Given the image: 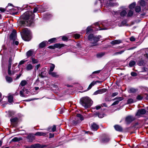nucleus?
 <instances>
[{"label": "nucleus", "mask_w": 148, "mask_h": 148, "mask_svg": "<svg viewBox=\"0 0 148 148\" xmlns=\"http://www.w3.org/2000/svg\"><path fill=\"white\" fill-rule=\"evenodd\" d=\"M34 14L32 11H27L24 13L22 16L21 17L24 20L22 21L23 25L30 26L34 23Z\"/></svg>", "instance_id": "nucleus-1"}, {"label": "nucleus", "mask_w": 148, "mask_h": 148, "mask_svg": "<svg viewBox=\"0 0 148 148\" xmlns=\"http://www.w3.org/2000/svg\"><path fill=\"white\" fill-rule=\"evenodd\" d=\"M93 101L88 97L82 98L80 100V103L85 108H90L92 105Z\"/></svg>", "instance_id": "nucleus-2"}, {"label": "nucleus", "mask_w": 148, "mask_h": 148, "mask_svg": "<svg viewBox=\"0 0 148 148\" xmlns=\"http://www.w3.org/2000/svg\"><path fill=\"white\" fill-rule=\"evenodd\" d=\"M21 36L23 40L26 41H29L31 39V32L27 28L22 29V33Z\"/></svg>", "instance_id": "nucleus-3"}, {"label": "nucleus", "mask_w": 148, "mask_h": 148, "mask_svg": "<svg viewBox=\"0 0 148 148\" xmlns=\"http://www.w3.org/2000/svg\"><path fill=\"white\" fill-rule=\"evenodd\" d=\"M12 63V58L10 57L8 60V75H14L16 73V71L14 69L11 72V67Z\"/></svg>", "instance_id": "nucleus-4"}, {"label": "nucleus", "mask_w": 148, "mask_h": 148, "mask_svg": "<svg viewBox=\"0 0 148 148\" xmlns=\"http://www.w3.org/2000/svg\"><path fill=\"white\" fill-rule=\"evenodd\" d=\"M16 32L15 30H13L12 33L10 34V39L14 40L16 39Z\"/></svg>", "instance_id": "nucleus-5"}, {"label": "nucleus", "mask_w": 148, "mask_h": 148, "mask_svg": "<svg viewBox=\"0 0 148 148\" xmlns=\"http://www.w3.org/2000/svg\"><path fill=\"white\" fill-rule=\"evenodd\" d=\"M29 142H32L35 139V135L33 134H30L26 137Z\"/></svg>", "instance_id": "nucleus-6"}, {"label": "nucleus", "mask_w": 148, "mask_h": 148, "mask_svg": "<svg viewBox=\"0 0 148 148\" xmlns=\"http://www.w3.org/2000/svg\"><path fill=\"white\" fill-rule=\"evenodd\" d=\"M135 118L134 117L131 116H129L127 117L125 119V121L127 124H129L132 121L134 120Z\"/></svg>", "instance_id": "nucleus-7"}, {"label": "nucleus", "mask_w": 148, "mask_h": 148, "mask_svg": "<svg viewBox=\"0 0 148 148\" xmlns=\"http://www.w3.org/2000/svg\"><path fill=\"white\" fill-rule=\"evenodd\" d=\"M107 89L105 88H103L99 90L95 91L94 93V95H96L98 94H101L105 92L106 91Z\"/></svg>", "instance_id": "nucleus-8"}, {"label": "nucleus", "mask_w": 148, "mask_h": 148, "mask_svg": "<svg viewBox=\"0 0 148 148\" xmlns=\"http://www.w3.org/2000/svg\"><path fill=\"white\" fill-rule=\"evenodd\" d=\"M34 54L35 53L34 50L32 49L29 50L26 53V55L27 58L31 56L34 55Z\"/></svg>", "instance_id": "nucleus-9"}, {"label": "nucleus", "mask_w": 148, "mask_h": 148, "mask_svg": "<svg viewBox=\"0 0 148 148\" xmlns=\"http://www.w3.org/2000/svg\"><path fill=\"white\" fill-rule=\"evenodd\" d=\"M146 112V111L144 109H141L139 110L138 111L136 115V116H140V115L145 114Z\"/></svg>", "instance_id": "nucleus-10"}, {"label": "nucleus", "mask_w": 148, "mask_h": 148, "mask_svg": "<svg viewBox=\"0 0 148 148\" xmlns=\"http://www.w3.org/2000/svg\"><path fill=\"white\" fill-rule=\"evenodd\" d=\"M115 99H118V100L115 101L111 105V106H114L116 105H117L118 104L120 101H121L123 99V98L122 97H116L115 98Z\"/></svg>", "instance_id": "nucleus-11"}, {"label": "nucleus", "mask_w": 148, "mask_h": 148, "mask_svg": "<svg viewBox=\"0 0 148 148\" xmlns=\"http://www.w3.org/2000/svg\"><path fill=\"white\" fill-rule=\"evenodd\" d=\"M100 37V36H99L98 37H94L91 43L92 44L96 43L99 40Z\"/></svg>", "instance_id": "nucleus-12"}, {"label": "nucleus", "mask_w": 148, "mask_h": 148, "mask_svg": "<svg viewBox=\"0 0 148 148\" xmlns=\"http://www.w3.org/2000/svg\"><path fill=\"white\" fill-rule=\"evenodd\" d=\"M122 42L121 40H118L112 41L111 42V44L112 45L119 44Z\"/></svg>", "instance_id": "nucleus-13"}, {"label": "nucleus", "mask_w": 148, "mask_h": 148, "mask_svg": "<svg viewBox=\"0 0 148 148\" xmlns=\"http://www.w3.org/2000/svg\"><path fill=\"white\" fill-rule=\"evenodd\" d=\"M47 133L45 132H37L36 133L34 134L35 136H45L47 134Z\"/></svg>", "instance_id": "nucleus-14"}, {"label": "nucleus", "mask_w": 148, "mask_h": 148, "mask_svg": "<svg viewBox=\"0 0 148 148\" xmlns=\"http://www.w3.org/2000/svg\"><path fill=\"white\" fill-rule=\"evenodd\" d=\"M34 68V66L32 64H29L26 67V69L27 71H29L32 70Z\"/></svg>", "instance_id": "nucleus-15"}, {"label": "nucleus", "mask_w": 148, "mask_h": 148, "mask_svg": "<svg viewBox=\"0 0 148 148\" xmlns=\"http://www.w3.org/2000/svg\"><path fill=\"white\" fill-rule=\"evenodd\" d=\"M99 127V126L94 123H93L91 125L92 129L94 130H97Z\"/></svg>", "instance_id": "nucleus-16"}, {"label": "nucleus", "mask_w": 148, "mask_h": 148, "mask_svg": "<svg viewBox=\"0 0 148 148\" xmlns=\"http://www.w3.org/2000/svg\"><path fill=\"white\" fill-rule=\"evenodd\" d=\"M65 45L64 44H61L59 43H56L54 45V47L56 48H60L62 47H64Z\"/></svg>", "instance_id": "nucleus-17"}, {"label": "nucleus", "mask_w": 148, "mask_h": 148, "mask_svg": "<svg viewBox=\"0 0 148 148\" xmlns=\"http://www.w3.org/2000/svg\"><path fill=\"white\" fill-rule=\"evenodd\" d=\"M115 130L118 131H121L122 130V127L118 125H116L114 126Z\"/></svg>", "instance_id": "nucleus-18"}, {"label": "nucleus", "mask_w": 148, "mask_h": 148, "mask_svg": "<svg viewBox=\"0 0 148 148\" xmlns=\"http://www.w3.org/2000/svg\"><path fill=\"white\" fill-rule=\"evenodd\" d=\"M5 79L6 81L9 83H10L13 81L12 78L8 75L5 76Z\"/></svg>", "instance_id": "nucleus-19"}, {"label": "nucleus", "mask_w": 148, "mask_h": 148, "mask_svg": "<svg viewBox=\"0 0 148 148\" xmlns=\"http://www.w3.org/2000/svg\"><path fill=\"white\" fill-rule=\"evenodd\" d=\"M47 42V41H44L41 42L39 45V47L41 48H42L46 46Z\"/></svg>", "instance_id": "nucleus-20"}, {"label": "nucleus", "mask_w": 148, "mask_h": 148, "mask_svg": "<svg viewBox=\"0 0 148 148\" xmlns=\"http://www.w3.org/2000/svg\"><path fill=\"white\" fill-rule=\"evenodd\" d=\"M13 96L10 94H9L8 96V101L9 103H12L13 102Z\"/></svg>", "instance_id": "nucleus-21"}, {"label": "nucleus", "mask_w": 148, "mask_h": 148, "mask_svg": "<svg viewBox=\"0 0 148 148\" xmlns=\"http://www.w3.org/2000/svg\"><path fill=\"white\" fill-rule=\"evenodd\" d=\"M31 148H40L41 146L40 144H36L34 145H32L30 147Z\"/></svg>", "instance_id": "nucleus-22"}, {"label": "nucleus", "mask_w": 148, "mask_h": 148, "mask_svg": "<svg viewBox=\"0 0 148 148\" xmlns=\"http://www.w3.org/2000/svg\"><path fill=\"white\" fill-rule=\"evenodd\" d=\"M49 73L53 77H58V75L57 74L56 72H49Z\"/></svg>", "instance_id": "nucleus-23"}, {"label": "nucleus", "mask_w": 148, "mask_h": 148, "mask_svg": "<svg viewBox=\"0 0 148 148\" xmlns=\"http://www.w3.org/2000/svg\"><path fill=\"white\" fill-rule=\"evenodd\" d=\"M135 64L136 62L135 61L131 60L130 61L129 65L130 67H132Z\"/></svg>", "instance_id": "nucleus-24"}, {"label": "nucleus", "mask_w": 148, "mask_h": 148, "mask_svg": "<svg viewBox=\"0 0 148 148\" xmlns=\"http://www.w3.org/2000/svg\"><path fill=\"white\" fill-rule=\"evenodd\" d=\"M31 59L32 60V63L33 64H36L38 62V60L35 59L34 58L32 57L31 58Z\"/></svg>", "instance_id": "nucleus-25"}, {"label": "nucleus", "mask_w": 148, "mask_h": 148, "mask_svg": "<svg viewBox=\"0 0 148 148\" xmlns=\"http://www.w3.org/2000/svg\"><path fill=\"white\" fill-rule=\"evenodd\" d=\"M55 65L53 64H51V65L50 66V70L49 71V72H52L55 68Z\"/></svg>", "instance_id": "nucleus-26"}, {"label": "nucleus", "mask_w": 148, "mask_h": 148, "mask_svg": "<svg viewBox=\"0 0 148 148\" xmlns=\"http://www.w3.org/2000/svg\"><path fill=\"white\" fill-rule=\"evenodd\" d=\"M27 82L25 80H22L20 83V85L22 86H23L26 84Z\"/></svg>", "instance_id": "nucleus-27"}, {"label": "nucleus", "mask_w": 148, "mask_h": 148, "mask_svg": "<svg viewBox=\"0 0 148 148\" xmlns=\"http://www.w3.org/2000/svg\"><path fill=\"white\" fill-rule=\"evenodd\" d=\"M18 120V119L16 117H15L12 119H11L10 121L12 123H14L16 122Z\"/></svg>", "instance_id": "nucleus-28"}, {"label": "nucleus", "mask_w": 148, "mask_h": 148, "mask_svg": "<svg viewBox=\"0 0 148 148\" xmlns=\"http://www.w3.org/2000/svg\"><path fill=\"white\" fill-rule=\"evenodd\" d=\"M127 12L125 10H123L120 14V15L123 17L125 16Z\"/></svg>", "instance_id": "nucleus-29"}, {"label": "nucleus", "mask_w": 148, "mask_h": 148, "mask_svg": "<svg viewBox=\"0 0 148 148\" xmlns=\"http://www.w3.org/2000/svg\"><path fill=\"white\" fill-rule=\"evenodd\" d=\"M76 116L77 117L79 118L81 121L84 120L83 116L80 114H77Z\"/></svg>", "instance_id": "nucleus-30"}, {"label": "nucleus", "mask_w": 148, "mask_h": 148, "mask_svg": "<svg viewBox=\"0 0 148 148\" xmlns=\"http://www.w3.org/2000/svg\"><path fill=\"white\" fill-rule=\"evenodd\" d=\"M141 10L140 7L138 6H136L135 9L136 12H139L141 11Z\"/></svg>", "instance_id": "nucleus-31"}, {"label": "nucleus", "mask_w": 148, "mask_h": 148, "mask_svg": "<svg viewBox=\"0 0 148 148\" xmlns=\"http://www.w3.org/2000/svg\"><path fill=\"white\" fill-rule=\"evenodd\" d=\"M14 114V112L11 111H8V117H10L12 116Z\"/></svg>", "instance_id": "nucleus-32"}, {"label": "nucleus", "mask_w": 148, "mask_h": 148, "mask_svg": "<svg viewBox=\"0 0 148 148\" xmlns=\"http://www.w3.org/2000/svg\"><path fill=\"white\" fill-rule=\"evenodd\" d=\"M95 26H97L98 27V28H97V30H102L104 29L103 28H101L100 26L99 25V24L98 23H97L95 24Z\"/></svg>", "instance_id": "nucleus-33"}, {"label": "nucleus", "mask_w": 148, "mask_h": 148, "mask_svg": "<svg viewBox=\"0 0 148 148\" xmlns=\"http://www.w3.org/2000/svg\"><path fill=\"white\" fill-rule=\"evenodd\" d=\"M137 90L134 88H131L129 89V92L130 93H134L136 92Z\"/></svg>", "instance_id": "nucleus-34"}, {"label": "nucleus", "mask_w": 148, "mask_h": 148, "mask_svg": "<svg viewBox=\"0 0 148 148\" xmlns=\"http://www.w3.org/2000/svg\"><path fill=\"white\" fill-rule=\"evenodd\" d=\"M136 5V3H133L131 4L129 6V8L130 9H132L134 8Z\"/></svg>", "instance_id": "nucleus-35"}, {"label": "nucleus", "mask_w": 148, "mask_h": 148, "mask_svg": "<svg viewBox=\"0 0 148 148\" xmlns=\"http://www.w3.org/2000/svg\"><path fill=\"white\" fill-rule=\"evenodd\" d=\"M133 14V12L132 10H130L128 12L127 16H128L130 17L132 16Z\"/></svg>", "instance_id": "nucleus-36"}, {"label": "nucleus", "mask_w": 148, "mask_h": 148, "mask_svg": "<svg viewBox=\"0 0 148 148\" xmlns=\"http://www.w3.org/2000/svg\"><path fill=\"white\" fill-rule=\"evenodd\" d=\"M139 3L140 5L142 6H144L145 5V1L143 0H141L140 1Z\"/></svg>", "instance_id": "nucleus-37"}, {"label": "nucleus", "mask_w": 148, "mask_h": 148, "mask_svg": "<svg viewBox=\"0 0 148 148\" xmlns=\"http://www.w3.org/2000/svg\"><path fill=\"white\" fill-rule=\"evenodd\" d=\"M94 36L93 34H91L89 35L88 37V40L91 41H92Z\"/></svg>", "instance_id": "nucleus-38"}, {"label": "nucleus", "mask_w": 148, "mask_h": 148, "mask_svg": "<svg viewBox=\"0 0 148 148\" xmlns=\"http://www.w3.org/2000/svg\"><path fill=\"white\" fill-rule=\"evenodd\" d=\"M27 60H22L20 61V62H19L18 64V67H19L20 66V65L24 64L25 62Z\"/></svg>", "instance_id": "nucleus-39"}, {"label": "nucleus", "mask_w": 148, "mask_h": 148, "mask_svg": "<svg viewBox=\"0 0 148 148\" xmlns=\"http://www.w3.org/2000/svg\"><path fill=\"white\" fill-rule=\"evenodd\" d=\"M21 139L17 137H14L12 139V141L13 142H17L19 141Z\"/></svg>", "instance_id": "nucleus-40"}, {"label": "nucleus", "mask_w": 148, "mask_h": 148, "mask_svg": "<svg viewBox=\"0 0 148 148\" xmlns=\"http://www.w3.org/2000/svg\"><path fill=\"white\" fill-rule=\"evenodd\" d=\"M110 140V138H105L103 139V141L104 143H106L108 142Z\"/></svg>", "instance_id": "nucleus-41"}, {"label": "nucleus", "mask_w": 148, "mask_h": 148, "mask_svg": "<svg viewBox=\"0 0 148 148\" xmlns=\"http://www.w3.org/2000/svg\"><path fill=\"white\" fill-rule=\"evenodd\" d=\"M133 102V100L132 99H128L127 103L130 104Z\"/></svg>", "instance_id": "nucleus-42"}, {"label": "nucleus", "mask_w": 148, "mask_h": 148, "mask_svg": "<svg viewBox=\"0 0 148 148\" xmlns=\"http://www.w3.org/2000/svg\"><path fill=\"white\" fill-rule=\"evenodd\" d=\"M46 73L45 72H41L40 75L41 77H45Z\"/></svg>", "instance_id": "nucleus-43"}, {"label": "nucleus", "mask_w": 148, "mask_h": 148, "mask_svg": "<svg viewBox=\"0 0 148 148\" xmlns=\"http://www.w3.org/2000/svg\"><path fill=\"white\" fill-rule=\"evenodd\" d=\"M124 52V51H121L119 52H118L115 53H114V55H118L119 54H121Z\"/></svg>", "instance_id": "nucleus-44"}, {"label": "nucleus", "mask_w": 148, "mask_h": 148, "mask_svg": "<svg viewBox=\"0 0 148 148\" xmlns=\"http://www.w3.org/2000/svg\"><path fill=\"white\" fill-rule=\"evenodd\" d=\"M56 38H51L48 40V42H50V43H52L54 41L56 40Z\"/></svg>", "instance_id": "nucleus-45"}, {"label": "nucleus", "mask_w": 148, "mask_h": 148, "mask_svg": "<svg viewBox=\"0 0 148 148\" xmlns=\"http://www.w3.org/2000/svg\"><path fill=\"white\" fill-rule=\"evenodd\" d=\"M98 116L99 118H102L104 117V114H103L97 113Z\"/></svg>", "instance_id": "nucleus-46"}, {"label": "nucleus", "mask_w": 148, "mask_h": 148, "mask_svg": "<svg viewBox=\"0 0 148 148\" xmlns=\"http://www.w3.org/2000/svg\"><path fill=\"white\" fill-rule=\"evenodd\" d=\"M104 54L103 53H101L97 54V57H101Z\"/></svg>", "instance_id": "nucleus-47"}, {"label": "nucleus", "mask_w": 148, "mask_h": 148, "mask_svg": "<svg viewBox=\"0 0 148 148\" xmlns=\"http://www.w3.org/2000/svg\"><path fill=\"white\" fill-rule=\"evenodd\" d=\"M56 126L55 125H53L51 129V130L52 132H54L56 131Z\"/></svg>", "instance_id": "nucleus-48"}, {"label": "nucleus", "mask_w": 148, "mask_h": 148, "mask_svg": "<svg viewBox=\"0 0 148 148\" xmlns=\"http://www.w3.org/2000/svg\"><path fill=\"white\" fill-rule=\"evenodd\" d=\"M143 98V97L140 95H138L136 99L138 100H141Z\"/></svg>", "instance_id": "nucleus-49"}, {"label": "nucleus", "mask_w": 148, "mask_h": 148, "mask_svg": "<svg viewBox=\"0 0 148 148\" xmlns=\"http://www.w3.org/2000/svg\"><path fill=\"white\" fill-rule=\"evenodd\" d=\"M131 75L132 76H136L137 75V74L136 73L132 72L131 73Z\"/></svg>", "instance_id": "nucleus-50"}, {"label": "nucleus", "mask_w": 148, "mask_h": 148, "mask_svg": "<svg viewBox=\"0 0 148 148\" xmlns=\"http://www.w3.org/2000/svg\"><path fill=\"white\" fill-rule=\"evenodd\" d=\"M68 39L67 37L65 36H63L62 37V40L64 41H67Z\"/></svg>", "instance_id": "nucleus-51"}, {"label": "nucleus", "mask_w": 148, "mask_h": 148, "mask_svg": "<svg viewBox=\"0 0 148 148\" xmlns=\"http://www.w3.org/2000/svg\"><path fill=\"white\" fill-rule=\"evenodd\" d=\"M74 37L76 39H77L80 37V35L79 34H76L74 35Z\"/></svg>", "instance_id": "nucleus-52"}, {"label": "nucleus", "mask_w": 148, "mask_h": 148, "mask_svg": "<svg viewBox=\"0 0 148 148\" xmlns=\"http://www.w3.org/2000/svg\"><path fill=\"white\" fill-rule=\"evenodd\" d=\"M40 64H39L37 65H36L35 67V69L36 70H37L40 67Z\"/></svg>", "instance_id": "nucleus-53"}, {"label": "nucleus", "mask_w": 148, "mask_h": 148, "mask_svg": "<svg viewBox=\"0 0 148 148\" xmlns=\"http://www.w3.org/2000/svg\"><path fill=\"white\" fill-rule=\"evenodd\" d=\"M130 40L131 41H134L135 40V39L134 37L132 36L130 38Z\"/></svg>", "instance_id": "nucleus-54"}, {"label": "nucleus", "mask_w": 148, "mask_h": 148, "mask_svg": "<svg viewBox=\"0 0 148 148\" xmlns=\"http://www.w3.org/2000/svg\"><path fill=\"white\" fill-rule=\"evenodd\" d=\"M101 105L102 107H103V106L105 107H107V106H108L105 103H102V104H101Z\"/></svg>", "instance_id": "nucleus-55"}, {"label": "nucleus", "mask_w": 148, "mask_h": 148, "mask_svg": "<svg viewBox=\"0 0 148 148\" xmlns=\"http://www.w3.org/2000/svg\"><path fill=\"white\" fill-rule=\"evenodd\" d=\"M48 48L52 49H55V47H54V45L53 46H50L48 47Z\"/></svg>", "instance_id": "nucleus-56"}, {"label": "nucleus", "mask_w": 148, "mask_h": 148, "mask_svg": "<svg viewBox=\"0 0 148 148\" xmlns=\"http://www.w3.org/2000/svg\"><path fill=\"white\" fill-rule=\"evenodd\" d=\"M118 94L117 92H114L112 94V97H114L116 96Z\"/></svg>", "instance_id": "nucleus-57"}, {"label": "nucleus", "mask_w": 148, "mask_h": 148, "mask_svg": "<svg viewBox=\"0 0 148 148\" xmlns=\"http://www.w3.org/2000/svg\"><path fill=\"white\" fill-rule=\"evenodd\" d=\"M143 61H140L138 63V65L139 66H142L143 65Z\"/></svg>", "instance_id": "nucleus-58"}, {"label": "nucleus", "mask_w": 148, "mask_h": 148, "mask_svg": "<svg viewBox=\"0 0 148 148\" xmlns=\"http://www.w3.org/2000/svg\"><path fill=\"white\" fill-rule=\"evenodd\" d=\"M5 10H6L4 8H0V11L2 12H4L5 11Z\"/></svg>", "instance_id": "nucleus-59"}, {"label": "nucleus", "mask_w": 148, "mask_h": 148, "mask_svg": "<svg viewBox=\"0 0 148 148\" xmlns=\"http://www.w3.org/2000/svg\"><path fill=\"white\" fill-rule=\"evenodd\" d=\"M91 29L90 27H88L87 29V32L88 33V32H90L91 30Z\"/></svg>", "instance_id": "nucleus-60"}, {"label": "nucleus", "mask_w": 148, "mask_h": 148, "mask_svg": "<svg viewBox=\"0 0 148 148\" xmlns=\"http://www.w3.org/2000/svg\"><path fill=\"white\" fill-rule=\"evenodd\" d=\"M100 71H101L100 70L97 71H95L94 72H93L92 73V74L99 73L100 72Z\"/></svg>", "instance_id": "nucleus-61"}, {"label": "nucleus", "mask_w": 148, "mask_h": 148, "mask_svg": "<svg viewBox=\"0 0 148 148\" xmlns=\"http://www.w3.org/2000/svg\"><path fill=\"white\" fill-rule=\"evenodd\" d=\"M101 106L99 105V106H96L95 107V108H96V109L97 110H98V109H100L101 108Z\"/></svg>", "instance_id": "nucleus-62"}, {"label": "nucleus", "mask_w": 148, "mask_h": 148, "mask_svg": "<svg viewBox=\"0 0 148 148\" xmlns=\"http://www.w3.org/2000/svg\"><path fill=\"white\" fill-rule=\"evenodd\" d=\"M38 10V8H37V7H36V8H35L33 12L34 13L36 12H37Z\"/></svg>", "instance_id": "nucleus-63"}, {"label": "nucleus", "mask_w": 148, "mask_h": 148, "mask_svg": "<svg viewBox=\"0 0 148 148\" xmlns=\"http://www.w3.org/2000/svg\"><path fill=\"white\" fill-rule=\"evenodd\" d=\"M54 134H52L51 133H49V138H52L54 136Z\"/></svg>", "instance_id": "nucleus-64"}]
</instances>
